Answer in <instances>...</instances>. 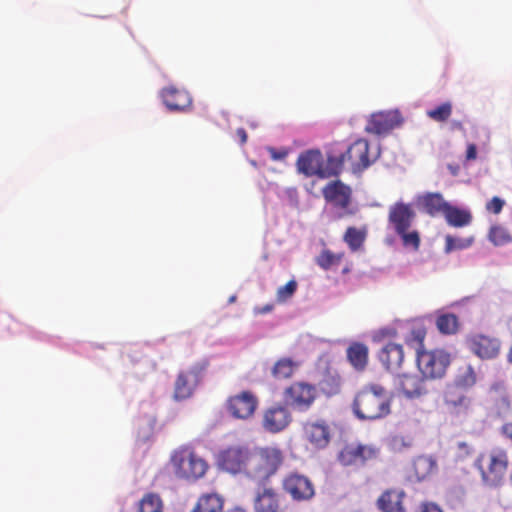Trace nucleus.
Returning <instances> with one entry per match:
<instances>
[{
    "mask_svg": "<svg viewBox=\"0 0 512 512\" xmlns=\"http://www.w3.org/2000/svg\"><path fill=\"white\" fill-rule=\"evenodd\" d=\"M353 412L361 420H377L390 414L391 399L380 384L365 385L355 396Z\"/></svg>",
    "mask_w": 512,
    "mask_h": 512,
    "instance_id": "obj_1",
    "label": "nucleus"
},
{
    "mask_svg": "<svg viewBox=\"0 0 512 512\" xmlns=\"http://www.w3.org/2000/svg\"><path fill=\"white\" fill-rule=\"evenodd\" d=\"M509 463L507 451L496 447L481 452L474 461V467L478 470L485 487L497 488L505 482Z\"/></svg>",
    "mask_w": 512,
    "mask_h": 512,
    "instance_id": "obj_2",
    "label": "nucleus"
},
{
    "mask_svg": "<svg viewBox=\"0 0 512 512\" xmlns=\"http://www.w3.org/2000/svg\"><path fill=\"white\" fill-rule=\"evenodd\" d=\"M415 218L416 211L411 203L397 201L389 207L388 224L401 238L404 247L417 251L421 243L420 234L417 230L410 231Z\"/></svg>",
    "mask_w": 512,
    "mask_h": 512,
    "instance_id": "obj_3",
    "label": "nucleus"
},
{
    "mask_svg": "<svg viewBox=\"0 0 512 512\" xmlns=\"http://www.w3.org/2000/svg\"><path fill=\"white\" fill-rule=\"evenodd\" d=\"M170 462L175 476L187 482L203 478L209 469L207 461L193 447L183 445L171 454Z\"/></svg>",
    "mask_w": 512,
    "mask_h": 512,
    "instance_id": "obj_4",
    "label": "nucleus"
},
{
    "mask_svg": "<svg viewBox=\"0 0 512 512\" xmlns=\"http://www.w3.org/2000/svg\"><path fill=\"white\" fill-rule=\"evenodd\" d=\"M284 462V453L277 446L255 447L251 450L249 477L268 480Z\"/></svg>",
    "mask_w": 512,
    "mask_h": 512,
    "instance_id": "obj_5",
    "label": "nucleus"
},
{
    "mask_svg": "<svg viewBox=\"0 0 512 512\" xmlns=\"http://www.w3.org/2000/svg\"><path fill=\"white\" fill-rule=\"evenodd\" d=\"M327 162L332 166V173L337 175L345 164L350 165L353 172L363 171L373 162L369 155V143L366 139H357L348 146L344 153L339 156H329Z\"/></svg>",
    "mask_w": 512,
    "mask_h": 512,
    "instance_id": "obj_6",
    "label": "nucleus"
},
{
    "mask_svg": "<svg viewBox=\"0 0 512 512\" xmlns=\"http://www.w3.org/2000/svg\"><path fill=\"white\" fill-rule=\"evenodd\" d=\"M417 366L425 379L442 378L450 364V356L441 349L421 350L416 353Z\"/></svg>",
    "mask_w": 512,
    "mask_h": 512,
    "instance_id": "obj_7",
    "label": "nucleus"
},
{
    "mask_svg": "<svg viewBox=\"0 0 512 512\" xmlns=\"http://www.w3.org/2000/svg\"><path fill=\"white\" fill-rule=\"evenodd\" d=\"M251 450L246 445H231L219 451L218 466L232 474L245 473L249 476Z\"/></svg>",
    "mask_w": 512,
    "mask_h": 512,
    "instance_id": "obj_8",
    "label": "nucleus"
},
{
    "mask_svg": "<svg viewBox=\"0 0 512 512\" xmlns=\"http://www.w3.org/2000/svg\"><path fill=\"white\" fill-rule=\"evenodd\" d=\"M322 195L327 203L338 210V219L355 214V210L350 207L352 202V189L342 181L334 180L327 183L322 188Z\"/></svg>",
    "mask_w": 512,
    "mask_h": 512,
    "instance_id": "obj_9",
    "label": "nucleus"
},
{
    "mask_svg": "<svg viewBox=\"0 0 512 512\" xmlns=\"http://www.w3.org/2000/svg\"><path fill=\"white\" fill-rule=\"evenodd\" d=\"M206 367V362H200L180 371L174 383L173 398L177 401L190 398L200 383Z\"/></svg>",
    "mask_w": 512,
    "mask_h": 512,
    "instance_id": "obj_10",
    "label": "nucleus"
},
{
    "mask_svg": "<svg viewBox=\"0 0 512 512\" xmlns=\"http://www.w3.org/2000/svg\"><path fill=\"white\" fill-rule=\"evenodd\" d=\"M283 395L288 405L299 411H307L314 403L317 392L314 385L297 381L287 387Z\"/></svg>",
    "mask_w": 512,
    "mask_h": 512,
    "instance_id": "obj_11",
    "label": "nucleus"
},
{
    "mask_svg": "<svg viewBox=\"0 0 512 512\" xmlns=\"http://www.w3.org/2000/svg\"><path fill=\"white\" fill-rule=\"evenodd\" d=\"M259 405L258 397L249 390L230 396L226 401V410L235 419L251 418Z\"/></svg>",
    "mask_w": 512,
    "mask_h": 512,
    "instance_id": "obj_12",
    "label": "nucleus"
},
{
    "mask_svg": "<svg viewBox=\"0 0 512 512\" xmlns=\"http://www.w3.org/2000/svg\"><path fill=\"white\" fill-rule=\"evenodd\" d=\"M323 164V155L320 150L317 149H311L301 153L296 162L298 172L304 174L306 177L318 176L320 178H327L337 175L336 173H332V166L328 164L327 168H324Z\"/></svg>",
    "mask_w": 512,
    "mask_h": 512,
    "instance_id": "obj_13",
    "label": "nucleus"
},
{
    "mask_svg": "<svg viewBox=\"0 0 512 512\" xmlns=\"http://www.w3.org/2000/svg\"><path fill=\"white\" fill-rule=\"evenodd\" d=\"M379 450L372 445L348 444L338 453L337 459L343 466L365 465L366 462L376 459Z\"/></svg>",
    "mask_w": 512,
    "mask_h": 512,
    "instance_id": "obj_14",
    "label": "nucleus"
},
{
    "mask_svg": "<svg viewBox=\"0 0 512 512\" xmlns=\"http://www.w3.org/2000/svg\"><path fill=\"white\" fill-rule=\"evenodd\" d=\"M283 490L295 501L309 500L314 496V486L304 475L290 473L282 480Z\"/></svg>",
    "mask_w": 512,
    "mask_h": 512,
    "instance_id": "obj_15",
    "label": "nucleus"
},
{
    "mask_svg": "<svg viewBox=\"0 0 512 512\" xmlns=\"http://www.w3.org/2000/svg\"><path fill=\"white\" fill-rule=\"evenodd\" d=\"M292 417L284 405L275 404L263 412L262 427L270 433L284 430L291 422Z\"/></svg>",
    "mask_w": 512,
    "mask_h": 512,
    "instance_id": "obj_16",
    "label": "nucleus"
},
{
    "mask_svg": "<svg viewBox=\"0 0 512 512\" xmlns=\"http://www.w3.org/2000/svg\"><path fill=\"white\" fill-rule=\"evenodd\" d=\"M253 508L255 512H284L282 496L272 487H262L256 491Z\"/></svg>",
    "mask_w": 512,
    "mask_h": 512,
    "instance_id": "obj_17",
    "label": "nucleus"
},
{
    "mask_svg": "<svg viewBox=\"0 0 512 512\" xmlns=\"http://www.w3.org/2000/svg\"><path fill=\"white\" fill-rule=\"evenodd\" d=\"M406 492L402 488L392 487L384 490L376 501L381 512H406Z\"/></svg>",
    "mask_w": 512,
    "mask_h": 512,
    "instance_id": "obj_18",
    "label": "nucleus"
},
{
    "mask_svg": "<svg viewBox=\"0 0 512 512\" xmlns=\"http://www.w3.org/2000/svg\"><path fill=\"white\" fill-rule=\"evenodd\" d=\"M470 350L481 359H493L500 352V342L496 338L475 335L468 340Z\"/></svg>",
    "mask_w": 512,
    "mask_h": 512,
    "instance_id": "obj_19",
    "label": "nucleus"
},
{
    "mask_svg": "<svg viewBox=\"0 0 512 512\" xmlns=\"http://www.w3.org/2000/svg\"><path fill=\"white\" fill-rule=\"evenodd\" d=\"M161 98L170 111H184L192 104V98L188 91L173 85L162 89Z\"/></svg>",
    "mask_w": 512,
    "mask_h": 512,
    "instance_id": "obj_20",
    "label": "nucleus"
},
{
    "mask_svg": "<svg viewBox=\"0 0 512 512\" xmlns=\"http://www.w3.org/2000/svg\"><path fill=\"white\" fill-rule=\"evenodd\" d=\"M304 437L315 448H324L330 442V428L324 421L307 422Z\"/></svg>",
    "mask_w": 512,
    "mask_h": 512,
    "instance_id": "obj_21",
    "label": "nucleus"
},
{
    "mask_svg": "<svg viewBox=\"0 0 512 512\" xmlns=\"http://www.w3.org/2000/svg\"><path fill=\"white\" fill-rule=\"evenodd\" d=\"M378 359L388 371L398 370L404 361V351L401 344L387 343L378 353Z\"/></svg>",
    "mask_w": 512,
    "mask_h": 512,
    "instance_id": "obj_22",
    "label": "nucleus"
},
{
    "mask_svg": "<svg viewBox=\"0 0 512 512\" xmlns=\"http://www.w3.org/2000/svg\"><path fill=\"white\" fill-rule=\"evenodd\" d=\"M397 386L407 397H419L426 393L425 378L417 374H400L397 376Z\"/></svg>",
    "mask_w": 512,
    "mask_h": 512,
    "instance_id": "obj_23",
    "label": "nucleus"
},
{
    "mask_svg": "<svg viewBox=\"0 0 512 512\" xmlns=\"http://www.w3.org/2000/svg\"><path fill=\"white\" fill-rule=\"evenodd\" d=\"M346 358L356 372H364L369 363V347L363 342L353 341L346 349Z\"/></svg>",
    "mask_w": 512,
    "mask_h": 512,
    "instance_id": "obj_24",
    "label": "nucleus"
},
{
    "mask_svg": "<svg viewBox=\"0 0 512 512\" xmlns=\"http://www.w3.org/2000/svg\"><path fill=\"white\" fill-rule=\"evenodd\" d=\"M397 125L396 114L392 112H379L370 117L365 130L368 133L381 135L390 132Z\"/></svg>",
    "mask_w": 512,
    "mask_h": 512,
    "instance_id": "obj_25",
    "label": "nucleus"
},
{
    "mask_svg": "<svg viewBox=\"0 0 512 512\" xmlns=\"http://www.w3.org/2000/svg\"><path fill=\"white\" fill-rule=\"evenodd\" d=\"M444 403L451 413L465 414L471 407V398L458 387H448L444 393Z\"/></svg>",
    "mask_w": 512,
    "mask_h": 512,
    "instance_id": "obj_26",
    "label": "nucleus"
},
{
    "mask_svg": "<svg viewBox=\"0 0 512 512\" xmlns=\"http://www.w3.org/2000/svg\"><path fill=\"white\" fill-rule=\"evenodd\" d=\"M418 203L432 217L443 215L450 204L444 200L440 193H426L418 198Z\"/></svg>",
    "mask_w": 512,
    "mask_h": 512,
    "instance_id": "obj_27",
    "label": "nucleus"
},
{
    "mask_svg": "<svg viewBox=\"0 0 512 512\" xmlns=\"http://www.w3.org/2000/svg\"><path fill=\"white\" fill-rule=\"evenodd\" d=\"M341 376L340 374L331 368H327L323 371L322 377L318 382L320 391L326 396L337 395L341 391Z\"/></svg>",
    "mask_w": 512,
    "mask_h": 512,
    "instance_id": "obj_28",
    "label": "nucleus"
},
{
    "mask_svg": "<svg viewBox=\"0 0 512 512\" xmlns=\"http://www.w3.org/2000/svg\"><path fill=\"white\" fill-rule=\"evenodd\" d=\"M436 470L437 462L431 456L421 455L413 460L412 471L416 481H423L429 478Z\"/></svg>",
    "mask_w": 512,
    "mask_h": 512,
    "instance_id": "obj_29",
    "label": "nucleus"
},
{
    "mask_svg": "<svg viewBox=\"0 0 512 512\" xmlns=\"http://www.w3.org/2000/svg\"><path fill=\"white\" fill-rule=\"evenodd\" d=\"M443 216L449 226L461 228L470 225L472 222V214L467 209H461L456 206L448 205Z\"/></svg>",
    "mask_w": 512,
    "mask_h": 512,
    "instance_id": "obj_30",
    "label": "nucleus"
},
{
    "mask_svg": "<svg viewBox=\"0 0 512 512\" xmlns=\"http://www.w3.org/2000/svg\"><path fill=\"white\" fill-rule=\"evenodd\" d=\"M367 235L368 228L366 225H363L359 228L349 226L343 235V241L347 244V246L352 252H356L363 247Z\"/></svg>",
    "mask_w": 512,
    "mask_h": 512,
    "instance_id": "obj_31",
    "label": "nucleus"
},
{
    "mask_svg": "<svg viewBox=\"0 0 512 512\" xmlns=\"http://www.w3.org/2000/svg\"><path fill=\"white\" fill-rule=\"evenodd\" d=\"M223 499L218 494L210 493L202 495L193 509V512H221Z\"/></svg>",
    "mask_w": 512,
    "mask_h": 512,
    "instance_id": "obj_32",
    "label": "nucleus"
},
{
    "mask_svg": "<svg viewBox=\"0 0 512 512\" xmlns=\"http://www.w3.org/2000/svg\"><path fill=\"white\" fill-rule=\"evenodd\" d=\"M476 381V372L470 364L460 366L454 379L455 387L458 388H471L476 384Z\"/></svg>",
    "mask_w": 512,
    "mask_h": 512,
    "instance_id": "obj_33",
    "label": "nucleus"
},
{
    "mask_svg": "<svg viewBox=\"0 0 512 512\" xmlns=\"http://www.w3.org/2000/svg\"><path fill=\"white\" fill-rule=\"evenodd\" d=\"M436 327L441 334H455L459 329L458 317L453 313H443L436 318Z\"/></svg>",
    "mask_w": 512,
    "mask_h": 512,
    "instance_id": "obj_34",
    "label": "nucleus"
},
{
    "mask_svg": "<svg viewBox=\"0 0 512 512\" xmlns=\"http://www.w3.org/2000/svg\"><path fill=\"white\" fill-rule=\"evenodd\" d=\"M296 367V362L290 358L284 357L274 364L271 373L276 379H288L293 375Z\"/></svg>",
    "mask_w": 512,
    "mask_h": 512,
    "instance_id": "obj_35",
    "label": "nucleus"
},
{
    "mask_svg": "<svg viewBox=\"0 0 512 512\" xmlns=\"http://www.w3.org/2000/svg\"><path fill=\"white\" fill-rule=\"evenodd\" d=\"M426 337V329L423 326H416L410 329L405 336V343L414 348L416 353L424 349V339Z\"/></svg>",
    "mask_w": 512,
    "mask_h": 512,
    "instance_id": "obj_36",
    "label": "nucleus"
},
{
    "mask_svg": "<svg viewBox=\"0 0 512 512\" xmlns=\"http://www.w3.org/2000/svg\"><path fill=\"white\" fill-rule=\"evenodd\" d=\"M488 239L495 246H503L512 242V236L509 231L501 225H493L489 229Z\"/></svg>",
    "mask_w": 512,
    "mask_h": 512,
    "instance_id": "obj_37",
    "label": "nucleus"
},
{
    "mask_svg": "<svg viewBox=\"0 0 512 512\" xmlns=\"http://www.w3.org/2000/svg\"><path fill=\"white\" fill-rule=\"evenodd\" d=\"M344 257V253H333L329 249H324L316 258V263L324 270L330 269L332 266L338 265Z\"/></svg>",
    "mask_w": 512,
    "mask_h": 512,
    "instance_id": "obj_38",
    "label": "nucleus"
},
{
    "mask_svg": "<svg viewBox=\"0 0 512 512\" xmlns=\"http://www.w3.org/2000/svg\"><path fill=\"white\" fill-rule=\"evenodd\" d=\"M162 500L154 493L146 494L139 503L138 512H162Z\"/></svg>",
    "mask_w": 512,
    "mask_h": 512,
    "instance_id": "obj_39",
    "label": "nucleus"
},
{
    "mask_svg": "<svg viewBox=\"0 0 512 512\" xmlns=\"http://www.w3.org/2000/svg\"><path fill=\"white\" fill-rule=\"evenodd\" d=\"M474 242L473 237L468 238H455L451 235L445 237L444 251L446 254L451 253L454 250H462L469 248Z\"/></svg>",
    "mask_w": 512,
    "mask_h": 512,
    "instance_id": "obj_40",
    "label": "nucleus"
},
{
    "mask_svg": "<svg viewBox=\"0 0 512 512\" xmlns=\"http://www.w3.org/2000/svg\"><path fill=\"white\" fill-rule=\"evenodd\" d=\"M452 114V104L444 102L441 105L427 111V116L436 122L447 121Z\"/></svg>",
    "mask_w": 512,
    "mask_h": 512,
    "instance_id": "obj_41",
    "label": "nucleus"
},
{
    "mask_svg": "<svg viewBox=\"0 0 512 512\" xmlns=\"http://www.w3.org/2000/svg\"><path fill=\"white\" fill-rule=\"evenodd\" d=\"M298 283L295 279L289 280L284 286L277 289L276 300L278 303H285L295 294Z\"/></svg>",
    "mask_w": 512,
    "mask_h": 512,
    "instance_id": "obj_42",
    "label": "nucleus"
},
{
    "mask_svg": "<svg viewBox=\"0 0 512 512\" xmlns=\"http://www.w3.org/2000/svg\"><path fill=\"white\" fill-rule=\"evenodd\" d=\"M504 204V200L495 196L486 204V208L494 214H499L502 211Z\"/></svg>",
    "mask_w": 512,
    "mask_h": 512,
    "instance_id": "obj_43",
    "label": "nucleus"
},
{
    "mask_svg": "<svg viewBox=\"0 0 512 512\" xmlns=\"http://www.w3.org/2000/svg\"><path fill=\"white\" fill-rule=\"evenodd\" d=\"M420 512H443V510L434 502H424L421 504Z\"/></svg>",
    "mask_w": 512,
    "mask_h": 512,
    "instance_id": "obj_44",
    "label": "nucleus"
},
{
    "mask_svg": "<svg viewBox=\"0 0 512 512\" xmlns=\"http://www.w3.org/2000/svg\"><path fill=\"white\" fill-rule=\"evenodd\" d=\"M457 448H458L460 454L463 456L470 455L473 450L472 447L469 444H467L466 442H458Z\"/></svg>",
    "mask_w": 512,
    "mask_h": 512,
    "instance_id": "obj_45",
    "label": "nucleus"
},
{
    "mask_svg": "<svg viewBox=\"0 0 512 512\" xmlns=\"http://www.w3.org/2000/svg\"><path fill=\"white\" fill-rule=\"evenodd\" d=\"M270 154L273 160H283L287 157L288 152L286 150L270 149Z\"/></svg>",
    "mask_w": 512,
    "mask_h": 512,
    "instance_id": "obj_46",
    "label": "nucleus"
},
{
    "mask_svg": "<svg viewBox=\"0 0 512 512\" xmlns=\"http://www.w3.org/2000/svg\"><path fill=\"white\" fill-rule=\"evenodd\" d=\"M477 157V147L475 144H469L466 151L467 160H475Z\"/></svg>",
    "mask_w": 512,
    "mask_h": 512,
    "instance_id": "obj_47",
    "label": "nucleus"
},
{
    "mask_svg": "<svg viewBox=\"0 0 512 512\" xmlns=\"http://www.w3.org/2000/svg\"><path fill=\"white\" fill-rule=\"evenodd\" d=\"M236 135L240 140V144L243 145L247 142L248 136H247V132L245 131L244 128H238L236 130Z\"/></svg>",
    "mask_w": 512,
    "mask_h": 512,
    "instance_id": "obj_48",
    "label": "nucleus"
},
{
    "mask_svg": "<svg viewBox=\"0 0 512 512\" xmlns=\"http://www.w3.org/2000/svg\"><path fill=\"white\" fill-rule=\"evenodd\" d=\"M502 433L512 441V422L506 423L502 427Z\"/></svg>",
    "mask_w": 512,
    "mask_h": 512,
    "instance_id": "obj_49",
    "label": "nucleus"
},
{
    "mask_svg": "<svg viewBox=\"0 0 512 512\" xmlns=\"http://www.w3.org/2000/svg\"><path fill=\"white\" fill-rule=\"evenodd\" d=\"M272 309H273V305H266L261 309V313H268V312L272 311Z\"/></svg>",
    "mask_w": 512,
    "mask_h": 512,
    "instance_id": "obj_50",
    "label": "nucleus"
},
{
    "mask_svg": "<svg viewBox=\"0 0 512 512\" xmlns=\"http://www.w3.org/2000/svg\"><path fill=\"white\" fill-rule=\"evenodd\" d=\"M449 169L451 170L453 175H457L459 167L458 166L453 167V166L449 165Z\"/></svg>",
    "mask_w": 512,
    "mask_h": 512,
    "instance_id": "obj_51",
    "label": "nucleus"
},
{
    "mask_svg": "<svg viewBox=\"0 0 512 512\" xmlns=\"http://www.w3.org/2000/svg\"><path fill=\"white\" fill-rule=\"evenodd\" d=\"M507 359H508L509 363H512V346L510 347V349L508 351Z\"/></svg>",
    "mask_w": 512,
    "mask_h": 512,
    "instance_id": "obj_52",
    "label": "nucleus"
},
{
    "mask_svg": "<svg viewBox=\"0 0 512 512\" xmlns=\"http://www.w3.org/2000/svg\"><path fill=\"white\" fill-rule=\"evenodd\" d=\"M466 489H467V484L462 485L460 487L461 493L464 494L466 492Z\"/></svg>",
    "mask_w": 512,
    "mask_h": 512,
    "instance_id": "obj_53",
    "label": "nucleus"
}]
</instances>
